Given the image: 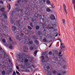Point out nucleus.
<instances>
[{
	"label": "nucleus",
	"mask_w": 75,
	"mask_h": 75,
	"mask_svg": "<svg viewBox=\"0 0 75 75\" xmlns=\"http://www.w3.org/2000/svg\"><path fill=\"white\" fill-rule=\"evenodd\" d=\"M1 11L2 12H4L5 11V8H2L1 9Z\"/></svg>",
	"instance_id": "nucleus-17"
},
{
	"label": "nucleus",
	"mask_w": 75,
	"mask_h": 75,
	"mask_svg": "<svg viewBox=\"0 0 75 75\" xmlns=\"http://www.w3.org/2000/svg\"><path fill=\"white\" fill-rule=\"evenodd\" d=\"M16 69H19V67H18V66H16Z\"/></svg>",
	"instance_id": "nucleus-55"
},
{
	"label": "nucleus",
	"mask_w": 75,
	"mask_h": 75,
	"mask_svg": "<svg viewBox=\"0 0 75 75\" xmlns=\"http://www.w3.org/2000/svg\"><path fill=\"white\" fill-rule=\"evenodd\" d=\"M19 66H20V67L22 68H23V65H19Z\"/></svg>",
	"instance_id": "nucleus-49"
},
{
	"label": "nucleus",
	"mask_w": 75,
	"mask_h": 75,
	"mask_svg": "<svg viewBox=\"0 0 75 75\" xmlns=\"http://www.w3.org/2000/svg\"><path fill=\"white\" fill-rule=\"evenodd\" d=\"M33 38L34 40H37V38L36 37V36L34 35L33 36Z\"/></svg>",
	"instance_id": "nucleus-26"
},
{
	"label": "nucleus",
	"mask_w": 75,
	"mask_h": 75,
	"mask_svg": "<svg viewBox=\"0 0 75 75\" xmlns=\"http://www.w3.org/2000/svg\"><path fill=\"white\" fill-rule=\"evenodd\" d=\"M65 19H62V22L63 23H65Z\"/></svg>",
	"instance_id": "nucleus-43"
},
{
	"label": "nucleus",
	"mask_w": 75,
	"mask_h": 75,
	"mask_svg": "<svg viewBox=\"0 0 75 75\" xmlns=\"http://www.w3.org/2000/svg\"><path fill=\"white\" fill-rule=\"evenodd\" d=\"M23 50L25 51H26V50H28V47L25 46H23Z\"/></svg>",
	"instance_id": "nucleus-10"
},
{
	"label": "nucleus",
	"mask_w": 75,
	"mask_h": 75,
	"mask_svg": "<svg viewBox=\"0 0 75 75\" xmlns=\"http://www.w3.org/2000/svg\"><path fill=\"white\" fill-rule=\"evenodd\" d=\"M41 34H42V32H41L40 31L38 32V35H41Z\"/></svg>",
	"instance_id": "nucleus-23"
},
{
	"label": "nucleus",
	"mask_w": 75,
	"mask_h": 75,
	"mask_svg": "<svg viewBox=\"0 0 75 75\" xmlns=\"http://www.w3.org/2000/svg\"><path fill=\"white\" fill-rule=\"evenodd\" d=\"M65 46H62L61 47V50H62V48H65Z\"/></svg>",
	"instance_id": "nucleus-40"
},
{
	"label": "nucleus",
	"mask_w": 75,
	"mask_h": 75,
	"mask_svg": "<svg viewBox=\"0 0 75 75\" xmlns=\"http://www.w3.org/2000/svg\"><path fill=\"white\" fill-rule=\"evenodd\" d=\"M50 29H54V27H50Z\"/></svg>",
	"instance_id": "nucleus-48"
},
{
	"label": "nucleus",
	"mask_w": 75,
	"mask_h": 75,
	"mask_svg": "<svg viewBox=\"0 0 75 75\" xmlns=\"http://www.w3.org/2000/svg\"><path fill=\"white\" fill-rule=\"evenodd\" d=\"M2 53L0 52V59H1L2 58V57H3V56L2 55V54L1 53Z\"/></svg>",
	"instance_id": "nucleus-27"
},
{
	"label": "nucleus",
	"mask_w": 75,
	"mask_h": 75,
	"mask_svg": "<svg viewBox=\"0 0 75 75\" xmlns=\"http://www.w3.org/2000/svg\"><path fill=\"white\" fill-rule=\"evenodd\" d=\"M46 2H47V3L48 4H50V3H51L50 1L49 0H47V1Z\"/></svg>",
	"instance_id": "nucleus-34"
},
{
	"label": "nucleus",
	"mask_w": 75,
	"mask_h": 75,
	"mask_svg": "<svg viewBox=\"0 0 75 75\" xmlns=\"http://www.w3.org/2000/svg\"><path fill=\"white\" fill-rule=\"evenodd\" d=\"M62 53V52H60L59 53V54L58 55L59 56V57H61L62 56V55H61Z\"/></svg>",
	"instance_id": "nucleus-18"
},
{
	"label": "nucleus",
	"mask_w": 75,
	"mask_h": 75,
	"mask_svg": "<svg viewBox=\"0 0 75 75\" xmlns=\"http://www.w3.org/2000/svg\"><path fill=\"white\" fill-rule=\"evenodd\" d=\"M52 6V8H54L55 7V6H54V4H52L51 5Z\"/></svg>",
	"instance_id": "nucleus-37"
},
{
	"label": "nucleus",
	"mask_w": 75,
	"mask_h": 75,
	"mask_svg": "<svg viewBox=\"0 0 75 75\" xmlns=\"http://www.w3.org/2000/svg\"><path fill=\"white\" fill-rule=\"evenodd\" d=\"M35 45L33 44L30 47V50H34V48H35Z\"/></svg>",
	"instance_id": "nucleus-7"
},
{
	"label": "nucleus",
	"mask_w": 75,
	"mask_h": 75,
	"mask_svg": "<svg viewBox=\"0 0 75 75\" xmlns=\"http://www.w3.org/2000/svg\"><path fill=\"white\" fill-rule=\"evenodd\" d=\"M36 30H39V28H40V27L38 26H36Z\"/></svg>",
	"instance_id": "nucleus-33"
},
{
	"label": "nucleus",
	"mask_w": 75,
	"mask_h": 75,
	"mask_svg": "<svg viewBox=\"0 0 75 75\" xmlns=\"http://www.w3.org/2000/svg\"><path fill=\"white\" fill-rule=\"evenodd\" d=\"M34 19L33 18L31 19V21L32 22H34Z\"/></svg>",
	"instance_id": "nucleus-42"
},
{
	"label": "nucleus",
	"mask_w": 75,
	"mask_h": 75,
	"mask_svg": "<svg viewBox=\"0 0 75 75\" xmlns=\"http://www.w3.org/2000/svg\"><path fill=\"white\" fill-rule=\"evenodd\" d=\"M61 40V38H60L57 39V40H59L60 41Z\"/></svg>",
	"instance_id": "nucleus-61"
},
{
	"label": "nucleus",
	"mask_w": 75,
	"mask_h": 75,
	"mask_svg": "<svg viewBox=\"0 0 75 75\" xmlns=\"http://www.w3.org/2000/svg\"><path fill=\"white\" fill-rule=\"evenodd\" d=\"M42 36H39V38L40 40H42Z\"/></svg>",
	"instance_id": "nucleus-44"
},
{
	"label": "nucleus",
	"mask_w": 75,
	"mask_h": 75,
	"mask_svg": "<svg viewBox=\"0 0 75 75\" xmlns=\"http://www.w3.org/2000/svg\"><path fill=\"white\" fill-rule=\"evenodd\" d=\"M3 16H4V17H5V18H7V16L5 13H4L3 14Z\"/></svg>",
	"instance_id": "nucleus-31"
},
{
	"label": "nucleus",
	"mask_w": 75,
	"mask_h": 75,
	"mask_svg": "<svg viewBox=\"0 0 75 75\" xmlns=\"http://www.w3.org/2000/svg\"><path fill=\"white\" fill-rule=\"evenodd\" d=\"M40 24V25H44V24H43V23H41Z\"/></svg>",
	"instance_id": "nucleus-50"
},
{
	"label": "nucleus",
	"mask_w": 75,
	"mask_h": 75,
	"mask_svg": "<svg viewBox=\"0 0 75 75\" xmlns=\"http://www.w3.org/2000/svg\"><path fill=\"white\" fill-rule=\"evenodd\" d=\"M48 75H51V73H50L48 72Z\"/></svg>",
	"instance_id": "nucleus-59"
},
{
	"label": "nucleus",
	"mask_w": 75,
	"mask_h": 75,
	"mask_svg": "<svg viewBox=\"0 0 75 75\" xmlns=\"http://www.w3.org/2000/svg\"><path fill=\"white\" fill-rule=\"evenodd\" d=\"M72 1L73 2V4L74 5V8L75 10V5H74V4L75 3V0H72Z\"/></svg>",
	"instance_id": "nucleus-20"
},
{
	"label": "nucleus",
	"mask_w": 75,
	"mask_h": 75,
	"mask_svg": "<svg viewBox=\"0 0 75 75\" xmlns=\"http://www.w3.org/2000/svg\"><path fill=\"white\" fill-rule=\"evenodd\" d=\"M35 42L36 44H37V45H38V40H36L35 41Z\"/></svg>",
	"instance_id": "nucleus-24"
},
{
	"label": "nucleus",
	"mask_w": 75,
	"mask_h": 75,
	"mask_svg": "<svg viewBox=\"0 0 75 75\" xmlns=\"http://www.w3.org/2000/svg\"><path fill=\"white\" fill-rule=\"evenodd\" d=\"M42 58H43L42 59V62H47L49 61L48 57H47V56H45V57L44 56H41Z\"/></svg>",
	"instance_id": "nucleus-3"
},
{
	"label": "nucleus",
	"mask_w": 75,
	"mask_h": 75,
	"mask_svg": "<svg viewBox=\"0 0 75 75\" xmlns=\"http://www.w3.org/2000/svg\"><path fill=\"white\" fill-rule=\"evenodd\" d=\"M21 3V0H18L17 1V3L15 4V6L17 7H18V8H16L15 9L16 11H18V12H19L20 11H21L22 9H20L19 7L20 6V4Z\"/></svg>",
	"instance_id": "nucleus-2"
},
{
	"label": "nucleus",
	"mask_w": 75,
	"mask_h": 75,
	"mask_svg": "<svg viewBox=\"0 0 75 75\" xmlns=\"http://www.w3.org/2000/svg\"><path fill=\"white\" fill-rule=\"evenodd\" d=\"M52 72L53 74H54V75L55 74H56L57 73V71H53Z\"/></svg>",
	"instance_id": "nucleus-21"
},
{
	"label": "nucleus",
	"mask_w": 75,
	"mask_h": 75,
	"mask_svg": "<svg viewBox=\"0 0 75 75\" xmlns=\"http://www.w3.org/2000/svg\"><path fill=\"white\" fill-rule=\"evenodd\" d=\"M31 67H33V68H35V65H34V64H32L31 65V66H29L28 67V68H31Z\"/></svg>",
	"instance_id": "nucleus-13"
},
{
	"label": "nucleus",
	"mask_w": 75,
	"mask_h": 75,
	"mask_svg": "<svg viewBox=\"0 0 75 75\" xmlns=\"http://www.w3.org/2000/svg\"><path fill=\"white\" fill-rule=\"evenodd\" d=\"M37 52H38L37 51H35V52H34V54H35V55H36L37 54Z\"/></svg>",
	"instance_id": "nucleus-45"
},
{
	"label": "nucleus",
	"mask_w": 75,
	"mask_h": 75,
	"mask_svg": "<svg viewBox=\"0 0 75 75\" xmlns=\"http://www.w3.org/2000/svg\"><path fill=\"white\" fill-rule=\"evenodd\" d=\"M52 43L49 46V48H50L51 47L52 45Z\"/></svg>",
	"instance_id": "nucleus-52"
},
{
	"label": "nucleus",
	"mask_w": 75,
	"mask_h": 75,
	"mask_svg": "<svg viewBox=\"0 0 75 75\" xmlns=\"http://www.w3.org/2000/svg\"><path fill=\"white\" fill-rule=\"evenodd\" d=\"M8 6L9 7V10H10V9H11V5H10V4H8Z\"/></svg>",
	"instance_id": "nucleus-38"
},
{
	"label": "nucleus",
	"mask_w": 75,
	"mask_h": 75,
	"mask_svg": "<svg viewBox=\"0 0 75 75\" xmlns=\"http://www.w3.org/2000/svg\"><path fill=\"white\" fill-rule=\"evenodd\" d=\"M58 33H57L55 35V37H57V36H58Z\"/></svg>",
	"instance_id": "nucleus-60"
},
{
	"label": "nucleus",
	"mask_w": 75,
	"mask_h": 75,
	"mask_svg": "<svg viewBox=\"0 0 75 75\" xmlns=\"http://www.w3.org/2000/svg\"><path fill=\"white\" fill-rule=\"evenodd\" d=\"M45 1H46V0H43V2H44V3H45Z\"/></svg>",
	"instance_id": "nucleus-63"
},
{
	"label": "nucleus",
	"mask_w": 75,
	"mask_h": 75,
	"mask_svg": "<svg viewBox=\"0 0 75 75\" xmlns=\"http://www.w3.org/2000/svg\"><path fill=\"white\" fill-rule=\"evenodd\" d=\"M64 45V44L63 43H61V45Z\"/></svg>",
	"instance_id": "nucleus-54"
},
{
	"label": "nucleus",
	"mask_w": 75,
	"mask_h": 75,
	"mask_svg": "<svg viewBox=\"0 0 75 75\" xmlns=\"http://www.w3.org/2000/svg\"><path fill=\"white\" fill-rule=\"evenodd\" d=\"M51 25V26H54V27H57V25H56L55 24H53L52 23Z\"/></svg>",
	"instance_id": "nucleus-25"
},
{
	"label": "nucleus",
	"mask_w": 75,
	"mask_h": 75,
	"mask_svg": "<svg viewBox=\"0 0 75 75\" xmlns=\"http://www.w3.org/2000/svg\"><path fill=\"white\" fill-rule=\"evenodd\" d=\"M52 54V52L50 51L49 52V55H51Z\"/></svg>",
	"instance_id": "nucleus-41"
},
{
	"label": "nucleus",
	"mask_w": 75,
	"mask_h": 75,
	"mask_svg": "<svg viewBox=\"0 0 75 75\" xmlns=\"http://www.w3.org/2000/svg\"><path fill=\"white\" fill-rule=\"evenodd\" d=\"M9 71L10 72H11V73H12V72H13V71L12 70V69H9Z\"/></svg>",
	"instance_id": "nucleus-36"
},
{
	"label": "nucleus",
	"mask_w": 75,
	"mask_h": 75,
	"mask_svg": "<svg viewBox=\"0 0 75 75\" xmlns=\"http://www.w3.org/2000/svg\"><path fill=\"white\" fill-rule=\"evenodd\" d=\"M45 69L46 71H48V69H50V67L49 66H46L45 67Z\"/></svg>",
	"instance_id": "nucleus-11"
},
{
	"label": "nucleus",
	"mask_w": 75,
	"mask_h": 75,
	"mask_svg": "<svg viewBox=\"0 0 75 75\" xmlns=\"http://www.w3.org/2000/svg\"><path fill=\"white\" fill-rule=\"evenodd\" d=\"M23 31L25 33H27L28 32V30H27V29L26 28H24Z\"/></svg>",
	"instance_id": "nucleus-14"
},
{
	"label": "nucleus",
	"mask_w": 75,
	"mask_h": 75,
	"mask_svg": "<svg viewBox=\"0 0 75 75\" xmlns=\"http://www.w3.org/2000/svg\"><path fill=\"white\" fill-rule=\"evenodd\" d=\"M62 73L63 74H66V71H63L62 72Z\"/></svg>",
	"instance_id": "nucleus-47"
},
{
	"label": "nucleus",
	"mask_w": 75,
	"mask_h": 75,
	"mask_svg": "<svg viewBox=\"0 0 75 75\" xmlns=\"http://www.w3.org/2000/svg\"><path fill=\"white\" fill-rule=\"evenodd\" d=\"M1 50H2V48L0 46V51H1Z\"/></svg>",
	"instance_id": "nucleus-58"
},
{
	"label": "nucleus",
	"mask_w": 75,
	"mask_h": 75,
	"mask_svg": "<svg viewBox=\"0 0 75 75\" xmlns=\"http://www.w3.org/2000/svg\"><path fill=\"white\" fill-rule=\"evenodd\" d=\"M6 74V73L4 71H3L2 72V74L3 75H4Z\"/></svg>",
	"instance_id": "nucleus-32"
},
{
	"label": "nucleus",
	"mask_w": 75,
	"mask_h": 75,
	"mask_svg": "<svg viewBox=\"0 0 75 75\" xmlns=\"http://www.w3.org/2000/svg\"><path fill=\"white\" fill-rule=\"evenodd\" d=\"M55 60H56V61H58V58H56Z\"/></svg>",
	"instance_id": "nucleus-64"
},
{
	"label": "nucleus",
	"mask_w": 75,
	"mask_h": 75,
	"mask_svg": "<svg viewBox=\"0 0 75 75\" xmlns=\"http://www.w3.org/2000/svg\"><path fill=\"white\" fill-rule=\"evenodd\" d=\"M29 42L30 44L31 45V44H33V42L32 41H29Z\"/></svg>",
	"instance_id": "nucleus-30"
},
{
	"label": "nucleus",
	"mask_w": 75,
	"mask_h": 75,
	"mask_svg": "<svg viewBox=\"0 0 75 75\" xmlns=\"http://www.w3.org/2000/svg\"><path fill=\"white\" fill-rule=\"evenodd\" d=\"M22 55V56L23 57V59H25L26 58V54H20L19 56V57H20V56H21Z\"/></svg>",
	"instance_id": "nucleus-8"
},
{
	"label": "nucleus",
	"mask_w": 75,
	"mask_h": 75,
	"mask_svg": "<svg viewBox=\"0 0 75 75\" xmlns=\"http://www.w3.org/2000/svg\"><path fill=\"white\" fill-rule=\"evenodd\" d=\"M25 35L23 33H22V31H21V35L19 34H17L16 36V38L18 40L20 38H21V39H22L23 40V42L24 44H25L26 42H28L29 40V38L27 36H24Z\"/></svg>",
	"instance_id": "nucleus-1"
},
{
	"label": "nucleus",
	"mask_w": 75,
	"mask_h": 75,
	"mask_svg": "<svg viewBox=\"0 0 75 75\" xmlns=\"http://www.w3.org/2000/svg\"><path fill=\"white\" fill-rule=\"evenodd\" d=\"M4 56L6 55V52L4 53Z\"/></svg>",
	"instance_id": "nucleus-62"
},
{
	"label": "nucleus",
	"mask_w": 75,
	"mask_h": 75,
	"mask_svg": "<svg viewBox=\"0 0 75 75\" xmlns=\"http://www.w3.org/2000/svg\"><path fill=\"white\" fill-rule=\"evenodd\" d=\"M50 19L51 20H53L55 19V16H54V15L52 14L51 15Z\"/></svg>",
	"instance_id": "nucleus-6"
},
{
	"label": "nucleus",
	"mask_w": 75,
	"mask_h": 75,
	"mask_svg": "<svg viewBox=\"0 0 75 75\" xmlns=\"http://www.w3.org/2000/svg\"><path fill=\"white\" fill-rule=\"evenodd\" d=\"M19 58L21 61H22V62H28V59L25 58L23 59V57L22 56V55L21 56H20Z\"/></svg>",
	"instance_id": "nucleus-4"
},
{
	"label": "nucleus",
	"mask_w": 75,
	"mask_h": 75,
	"mask_svg": "<svg viewBox=\"0 0 75 75\" xmlns=\"http://www.w3.org/2000/svg\"><path fill=\"white\" fill-rule=\"evenodd\" d=\"M46 11L47 12H51V9L50 8H47L46 9Z\"/></svg>",
	"instance_id": "nucleus-19"
},
{
	"label": "nucleus",
	"mask_w": 75,
	"mask_h": 75,
	"mask_svg": "<svg viewBox=\"0 0 75 75\" xmlns=\"http://www.w3.org/2000/svg\"><path fill=\"white\" fill-rule=\"evenodd\" d=\"M43 41L44 42H46L47 41V40L46 38H44L43 40Z\"/></svg>",
	"instance_id": "nucleus-22"
},
{
	"label": "nucleus",
	"mask_w": 75,
	"mask_h": 75,
	"mask_svg": "<svg viewBox=\"0 0 75 75\" xmlns=\"http://www.w3.org/2000/svg\"><path fill=\"white\" fill-rule=\"evenodd\" d=\"M33 23H30V25L31 27H33Z\"/></svg>",
	"instance_id": "nucleus-35"
},
{
	"label": "nucleus",
	"mask_w": 75,
	"mask_h": 75,
	"mask_svg": "<svg viewBox=\"0 0 75 75\" xmlns=\"http://www.w3.org/2000/svg\"><path fill=\"white\" fill-rule=\"evenodd\" d=\"M0 3H1V4H3V1H0Z\"/></svg>",
	"instance_id": "nucleus-57"
},
{
	"label": "nucleus",
	"mask_w": 75,
	"mask_h": 75,
	"mask_svg": "<svg viewBox=\"0 0 75 75\" xmlns=\"http://www.w3.org/2000/svg\"><path fill=\"white\" fill-rule=\"evenodd\" d=\"M2 42H4V43H5V42H6V40L5 39H3L2 40Z\"/></svg>",
	"instance_id": "nucleus-39"
},
{
	"label": "nucleus",
	"mask_w": 75,
	"mask_h": 75,
	"mask_svg": "<svg viewBox=\"0 0 75 75\" xmlns=\"http://www.w3.org/2000/svg\"><path fill=\"white\" fill-rule=\"evenodd\" d=\"M16 72L17 74H20V73L19 72H18V71H16Z\"/></svg>",
	"instance_id": "nucleus-51"
},
{
	"label": "nucleus",
	"mask_w": 75,
	"mask_h": 75,
	"mask_svg": "<svg viewBox=\"0 0 75 75\" xmlns=\"http://www.w3.org/2000/svg\"><path fill=\"white\" fill-rule=\"evenodd\" d=\"M58 52L57 50H55L54 51V54L53 55H54V57L55 58V57H56L55 56V55H55L56 56H57V55H58Z\"/></svg>",
	"instance_id": "nucleus-9"
},
{
	"label": "nucleus",
	"mask_w": 75,
	"mask_h": 75,
	"mask_svg": "<svg viewBox=\"0 0 75 75\" xmlns=\"http://www.w3.org/2000/svg\"><path fill=\"white\" fill-rule=\"evenodd\" d=\"M28 28L29 30H32V28L31 27V26H29L28 27Z\"/></svg>",
	"instance_id": "nucleus-29"
},
{
	"label": "nucleus",
	"mask_w": 75,
	"mask_h": 75,
	"mask_svg": "<svg viewBox=\"0 0 75 75\" xmlns=\"http://www.w3.org/2000/svg\"><path fill=\"white\" fill-rule=\"evenodd\" d=\"M12 28L13 31H15L16 30V27L14 26H12Z\"/></svg>",
	"instance_id": "nucleus-16"
},
{
	"label": "nucleus",
	"mask_w": 75,
	"mask_h": 75,
	"mask_svg": "<svg viewBox=\"0 0 75 75\" xmlns=\"http://www.w3.org/2000/svg\"><path fill=\"white\" fill-rule=\"evenodd\" d=\"M9 40L10 41H12V40H11V37H9Z\"/></svg>",
	"instance_id": "nucleus-46"
},
{
	"label": "nucleus",
	"mask_w": 75,
	"mask_h": 75,
	"mask_svg": "<svg viewBox=\"0 0 75 75\" xmlns=\"http://www.w3.org/2000/svg\"><path fill=\"white\" fill-rule=\"evenodd\" d=\"M9 45H10L9 47V48L11 50H12V49H13V46H12V44L10 43L9 44Z\"/></svg>",
	"instance_id": "nucleus-12"
},
{
	"label": "nucleus",
	"mask_w": 75,
	"mask_h": 75,
	"mask_svg": "<svg viewBox=\"0 0 75 75\" xmlns=\"http://www.w3.org/2000/svg\"><path fill=\"white\" fill-rule=\"evenodd\" d=\"M63 68L64 69H67V65H64L63 66Z\"/></svg>",
	"instance_id": "nucleus-28"
},
{
	"label": "nucleus",
	"mask_w": 75,
	"mask_h": 75,
	"mask_svg": "<svg viewBox=\"0 0 75 75\" xmlns=\"http://www.w3.org/2000/svg\"><path fill=\"white\" fill-rule=\"evenodd\" d=\"M63 7L64 9V11L66 14H68V12H67V8H66V6L65 5V4H63Z\"/></svg>",
	"instance_id": "nucleus-5"
},
{
	"label": "nucleus",
	"mask_w": 75,
	"mask_h": 75,
	"mask_svg": "<svg viewBox=\"0 0 75 75\" xmlns=\"http://www.w3.org/2000/svg\"><path fill=\"white\" fill-rule=\"evenodd\" d=\"M43 55H45L46 54V53L45 52H44L43 53Z\"/></svg>",
	"instance_id": "nucleus-56"
},
{
	"label": "nucleus",
	"mask_w": 75,
	"mask_h": 75,
	"mask_svg": "<svg viewBox=\"0 0 75 75\" xmlns=\"http://www.w3.org/2000/svg\"><path fill=\"white\" fill-rule=\"evenodd\" d=\"M22 26L21 25H18V28L19 30H20V29L22 28Z\"/></svg>",
	"instance_id": "nucleus-15"
},
{
	"label": "nucleus",
	"mask_w": 75,
	"mask_h": 75,
	"mask_svg": "<svg viewBox=\"0 0 75 75\" xmlns=\"http://www.w3.org/2000/svg\"><path fill=\"white\" fill-rule=\"evenodd\" d=\"M16 72L14 71L13 73V75H16Z\"/></svg>",
	"instance_id": "nucleus-53"
}]
</instances>
